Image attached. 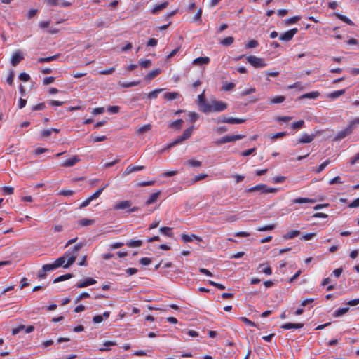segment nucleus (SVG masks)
Returning <instances> with one entry per match:
<instances>
[{"instance_id":"34","label":"nucleus","mask_w":359,"mask_h":359,"mask_svg":"<svg viewBox=\"0 0 359 359\" xmlns=\"http://www.w3.org/2000/svg\"><path fill=\"white\" fill-rule=\"evenodd\" d=\"M336 15H337V17L339 19H340L343 22L347 23L348 25H354L353 22L351 20H350L348 18H347L346 16L343 15L339 14V13H337Z\"/></svg>"},{"instance_id":"54","label":"nucleus","mask_w":359,"mask_h":359,"mask_svg":"<svg viewBox=\"0 0 359 359\" xmlns=\"http://www.w3.org/2000/svg\"><path fill=\"white\" fill-rule=\"evenodd\" d=\"M316 233L314 232L306 233L302 236V239H303L304 241H309V240H311L314 236H316Z\"/></svg>"},{"instance_id":"37","label":"nucleus","mask_w":359,"mask_h":359,"mask_svg":"<svg viewBox=\"0 0 359 359\" xmlns=\"http://www.w3.org/2000/svg\"><path fill=\"white\" fill-rule=\"evenodd\" d=\"M165 98L168 100H172L180 97V94L176 92L168 93L164 95Z\"/></svg>"},{"instance_id":"57","label":"nucleus","mask_w":359,"mask_h":359,"mask_svg":"<svg viewBox=\"0 0 359 359\" xmlns=\"http://www.w3.org/2000/svg\"><path fill=\"white\" fill-rule=\"evenodd\" d=\"M264 74H265L268 76L276 77L279 75V72L267 70V71H264Z\"/></svg>"},{"instance_id":"61","label":"nucleus","mask_w":359,"mask_h":359,"mask_svg":"<svg viewBox=\"0 0 359 359\" xmlns=\"http://www.w3.org/2000/svg\"><path fill=\"white\" fill-rule=\"evenodd\" d=\"M4 194H12L13 193V188L11 187H3Z\"/></svg>"},{"instance_id":"64","label":"nucleus","mask_w":359,"mask_h":359,"mask_svg":"<svg viewBox=\"0 0 359 359\" xmlns=\"http://www.w3.org/2000/svg\"><path fill=\"white\" fill-rule=\"evenodd\" d=\"M348 207L351 208L359 207V198L355 199L351 203H350Z\"/></svg>"},{"instance_id":"18","label":"nucleus","mask_w":359,"mask_h":359,"mask_svg":"<svg viewBox=\"0 0 359 359\" xmlns=\"http://www.w3.org/2000/svg\"><path fill=\"white\" fill-rule=\"evenodd\" d=\"M294 203H316L315 199L308 198H297L292 201Z\"/></svg>"},{"instance_id":"38","label":"nucleus","mask_w":359,"mask_h":359,"mask_svg":"<svg viewBox=\"0 0 359 359\" xmlns=\"http://www.w3.org/2000/svg\"><path fill=\"white\" fill-rule=\"evenodd\" d=\"M160 232L167 236H172V229L170 227L164 226L159 229Z\"/></svg>"},{"instance_id":"7","label":"nucleus","mask_w":359,"mask_h":359,"mask_svg":"<svg viewBox=\"0 0 359 359\" xmlns=\"http://www.w3.org/2000/svg\"><path fill=\"white\" fill-rule=\"evenodd\" d=\"M245 136L243 135H232L229 136L222 137L219 140V144H225L227 142H235L236 140H241Z\"/></svg>"},{"instance_id":"1","label":"nucleus","mask_w":359,"mask_h":359,"mask_svg":"<svg viewBox=\"0 0 359 359\" xmlns=\"http://www.w3.org/2000/svg\"><path fill=\"white\" fill-rule=\"evenodd\" d=\"M84 246V244L79 243L72 248L68 250L63 255L67 259L66 264L64 265L65 269L69 268L76 260L79 254V251Z\"/></svg>"},{"instance_id":"21","label":"nucleus","mask_w":359,"mask_h":359,"mask_svg":"<svg viewBox=\"0 0 359 359\" xmlns=\"http://www.w3.org/2000/svg\"><path fill=\"white\" fill-rule=\"evenodd\" d=\"M160 191L152 194L146 201V205H149L156 202L159 197Z\"/></svg>"},{"instance_id":"51","label":"nucleus","mask_w":359,"mask_h":359,"mask_svg":"<svg viewBox=\"0 0 359 359\" xmlns=\"http://www.w3.org/2000/svg\"><path fill=\"white\" fill-rule=\"evenodd\" d=\"M258 45H259L258 41L252 39V40H250V41H248V43L246 44V48H253L257 47Z\"/></svg>"},{"instance_id":"39","label":"nucleus","mask_w":359,"mask_h":359,"mask_svg":"<svg viewBox=\"0 0 359 359\" xmlns=\"http://www.w3.org/2000/svg\"><path fill=\"white\" fill-rule=\"evenodd\" d=\"M108 186V184H107L105 186H104L102 188H100L99 189H97L93 194H92L90 198L92 199V201H93L94 199H96L97 198L100 194H102V192L103 191V190Z\"/></svg>"},{"instance_id":"16","label":"nucleus","mask_w":359,"mask_h":359,"mask_svg":"<svg viewBox=\"0 0 359 359\" xmlns=\"http://www.w3.org/2000/svg\"><path fill=\"white\" fill-rule=\"evenodd\" d=\"M303 323H287L281 325V328L285 330H290V329H300L303 327Z\"/></svg>"},{"instance_id":"9","label":"nucleus","mask_w":359,"mask_h":359,"mask_svg":"<svg viewBox=\"0 0 359 359\" xmlns=\"http://www.w3.org/2000/svg\"><path fill=\"white\" fill-rule=\"evenodd\" d=\"M144 169V166L143 165H128L125 171L123 172V177H126L127 175L131 174L132 172L140 171Z\"/></svg>"},{"instance_id":"20","label":"nucleus","mask_w":359,"mask_h":359,"mask_svg":"<svg viewBox=\"0 0 359 359\" xmlns=\"http://www.w3.org/2000/svg\"><path fill=\"white\" fill-rule=\"evenodd\" d=\"M344 93H345V90H336V91H334L332 93L327 94V97H329L331 99H336V98L341 96L342 95H344Z\"/></svg>"},{"instance_id":"12","label":"nucleus","mask_w":359,"mask_h":359,"mask_svg":"<svg viewBox=\"0 0 359 359\" xmlns=\"http://www.w3.org/2000/svg\"><path fill=\"white\" fill-rule=\"evenodd\" d=\"M24 59L23 55L20 51H16L13 53L11 57V64L13 66H16L21 60Z\"/></svg>"},{"instance_id":"43","label":"nucleus","mask_w":359,"mask_h":359,"mask_svg":"<svg viewBox=\"0 0 359 359\" xmlns=\"http://www.w3.org/2000/svg\"><path fill=\"white\" fill-rule=\"evenodd\" d=\"M255 91H256L255 88L252 87V88H250L248 89H245L244 90H243L242 92H241L240 95L241 97H245L246 95H248L250 94L255 93Z\"/></svg>"},{"instance_id":"30","label":"nucleus","mask_w":359,"mask_h":359,"mask_svg":"<svg viewBox=\"0 0 359 359\" xmlns=\"http://www.w3.org/2000/svg\"><path fill=\"white\" fill-rule=\"evenodd\" d=\"M116 344V343L115 341H105L103 344L104 346L102 347V348H100L99 351H109V346H115Z\"/></svg>"},{"instance_id":"42","label":"nucleus","mask_w":359,"mask_h":359,"mask_svg":"<svg viewBox=\"0 0 359 359\" xmlns=\"http://www.w3.org/2000/svg\"><path fill=\"white\" fill-rule=\"evenodd\" d=\"M183 141H184V140L182 138V136H179L176 140H175L172 142L170 143L168 147H167V149H169L172 147H173L174 146H175L176 144H180L181 142H182Z\"/></svg>"},{"instance_id":"29","label":"nucleus","mask_w":359,"mask_h":359,"mask_svg":"<svg viewBox=\"0 0 359 359\" xmlns=\"http://www.w3.org/2000/svg\"><path fill=\"white\" fill-rule=\"evenodd\" d=\"M142 244V242L140 240H130L127 243V245L130 248H138L140 247Z\"/></svg>"},{"instance_id":"13","label":"nucleus","mask_w":359,"mask_h":359,"mask_svg":"<svg viewBox=\"0 0 359 359\" xmlns=\"http://www.w3.org/2000/svg\"><path fill=\"white\" fill-rule=\"evenodd\" d=\"M315 137V135H309L307 133H303L301 137L298 139V143L305 144L311 142Z\"/></svg>"},{"instance_id":"11","label":"nucleus","mask_w":359,"mask_h":359,"mask_svg":"<svg viewBox=\"0 0 359 359\" xmlns=\"http://www.w3.org/2000/svg\"><path fill=\"white\" fill-rule=\"evenodd\" d=\"M132 205V202L130 201L126 200V201H122L118 203H117L114 206V210H125L127 208H130Z\"/></svg>"},{"instance_id":"50","label":"nucleus","mask_w":359,"mask_h":359,"mask_svg":"<svg viewBox=\"0 0 359 359\" xmlns=\"http://www.w3.org/2000/svg\"><path fill=\"white\" fill-rule=\"evenodd\" d=\"M330 163V160H326L325 161H324L323 163H322L319 167L318 168V169L316 170V172H322L325 168L327 165H328Z\"/></svg>"},{"instance_id":"5","label":"nucleus","mask_w":359,"mask_h":359,"mask_svg":"<svg viewBox=\"0 0 359 359\" xmlns=\"http://www.w3.org/2000/svg\"><path fill=\"white\" fill-rule=\"evenodd\" d=\"M247 61L255 68H263L266 66L264 60L254 55L248 56Z\"/></svg>"},{"instance_id":"15","label":"nucleus","mask_w":359,"mask_h":359,"mask_svg":"<svg viewBox=\"0 0 359 359\" xmlns=\"http://www.w3.org/2000/svg\"><path fill=\"white\" fill-rule=\"evenodd\" d=\"M210 58L208 57H199L194 59L192 64L197 66H201L203 65H208L210 62Z\"/></svg>"},{"instance_id":"24","label":"nucleus","mask_w":359,"mask_h":359,"mask_svg":"<svg viewBox=\"0 0 359 359\" xmlns=\"http://www.w3.org/2000/svg\"><path fill=\"white\" fill-rule=\"evenodd\" d=\"M349 311V307L341 308L336 310L334 313V316L336 318L340 317L344 314L346 313Z\"/></svg>"},{"instance_id":"19","label":"nucleus","mask_w":359,"mask_h":359,"mask_svg":"<svg viewBox=\"0 0 359 359\" xmlns=\"http://www.w3.org/2000/svg\"><path fill=\"white\" fill-rule=\"evenodd\" d=\"M320 95V93L318 91H313L311 93H305L302 95L299 98L300 99H316Z\"/></svg>"},{"instance_id":"41","label":"nucleus","mask_w":359,"mask_h":359,"mask_svg":"<svg viewBox=\"0 0 359 359\" xmlns=\"http://www.w3.org/2000/svg\"><path fill=\"white\" fill-rule=\"evenodd\" d=\"M72 277V275L71 273H67V274H65V275H62V276H60L57 277V278H55L54 280L53 283H58L60 281L66 280L69 279Z\"/></svg>"},{"instance_id":"2","label":"nucleus","mask_w":359,"mask_h":359,"mask_svg":"<svg viewBox=\"0 0 359 359\" xmlns=\"http://www.w3.org/2000/svg\"><path fill=\"white\" fill-rule=\"evenodd\" d=\"M227 108V104L224 102L217 100L215 99H212L210 100V109H206L205 110H209V113L211 112H221L224 111Z\"/></svg>"},{"instance_id":"36","label":"nucleus","mask_w":359,"mask_h":359,"mask_svg":"<svg viewBox=\"0 0 359 359\" xmlns=\"http://www.w3.org/2000/svg\"><path fill=\"white\" fill-rule=\"evenodd\" d=\"M140 83V81H132L128 83L118 82V85L123 88H130L133 86H137Z\"/></svg>"},{"instance_id":"32","label":"nucleus","mask_w":359,"mask_h":359,"mask_svg":"<svg viewBox=\"0 0 359 359\" xmlns=\"http://www.w3.org/2000/svg\"><path fill=\"white\" fill-rule=\"evenodd\" d=\"M183 123L184 121L182 119H178L170 122L169 124V127L172 128H180Z\"/></svg>"},{"instance_id":"35","label":"nucleus","mask_w":359,"mask_h":359,"mask_svg":"<svg viewBox=\"0 0 359 359\" xmlns=\"http://www.w3.org/2000/svg\"><path fill=\"white\" fill-rule=\"evenodd\" d=\"M285 100L284 96L279 95L271 97L270 102L271 104H279L282 103Z\"/></svg>"},{"instance_id":"17","label":"nucleus","mask_w":359,"mask_h":359,"mask_svg":"<svg viewBox=\"0 0 359 359\" xmlns=\"http://www.w3.org/2000/svg\"><path fill=\"white\" fill-rule=\"evenodd\" d=\"M168 3L165 1L161 4L156 5L151 11V13L154 15L157 14L160 11L167 8Z\"/></svg>"},{"instance_id":"8","label":"nucleus","mask_w":359,"mask_h":359,"mask_svg":"<svg viewBox=\"0 0 359 359\" xmlns=\"http://www.w3.org/2000/svg\"><path fill=\"white\" fill-rule=\"evenodd\" d=\"M353 132V128L351 127L350 124L344 128V130H340L334 137V140L339 141L341 139L344 138L347 135H350Z\"/></svg>"},{"instance_id":"3","label":"nucleus","mask_w":359,"mask_h":359,"mask_svg":"<svg viewBox=\"0 0 359 359\" xmlns=\"http://www.w3.org/2000/svg\"><path fill=\"white\" fill-rule=\"evenodd\" d=\"M249 192L259 191L261 194L276 193V188L268 187L266 184H259L248 189Z\"/></svg>"},{"instance_id":"62","label":"nucleus","mask_w":359,"mask_h":359,"mask_svg":"<svg viewBox=\"0 0 359 359\" xmlns=\"http://www.w3.org/2000/svg\"><path fill=\"white\" fill-rule=\"evenodd\" d=\"M140 264L144 266H147L151 262V259L148 257H143L140 261Z\"/></svg>"},{"instance_id":"4","label":"nucleus","mask_w":359,"mask_h":359,"mask_svg":"<svg viewBox=\"0 0 359 359\" xmlns=\"http://www.w3.org/2000/svg\"><path fill=\"white\" fill-rule=\"evenodd\" d=\"M197 103L201 111L204 113H209V110L205 109L208 108L210 109V101L208 102L205 100L204 91L198 96Z\"/></svg>"},{"instance_id":"23","label":"nucleus","mask_w":359,"mask_h":359,"mask_svg":"<svg viewBox=\"0 0 359 359\" xmlns=\"http://www.w3.org/2000/svg\"><path fill=\"white\" fill-rule=\"evenodd\" d=\"M95 223L94 219L84 218L79 221V224L82 226H90Z\"/></svg>"},{"instance_id":"27","label":"nucleus","mask_w":359,"mask_h":359,"mask_svg":"<svg viewBox=\"0 0 359 359\" xmlns=\"http://www.w3.org/2000/svg\"><path fill=\"white\" fill-rule=\"evenodd\" d=\"M160 73H161V69H154L147 74V75L146 76V79L148 80L153 79L156 76H158Z\"/></svg>"},{"instance_id":"10","label":"nucleus","mask_w":359,"mask_h":359,"mask_svg":"<svg viewBox=\"0 0 359 359\" xmlns=\"http://www.w3.org/2000/svg\"><path fill=\"white\" fill-rule=\"evenodd\" d=\"M79 161H80V158H79V156H74L68 158L67 160H66L63 163H62L61 165L63 166V167H67V168L72 167L74 165H76Z\"/></svg>"},{"instance_id":"52","label":"nucleus","mask_w":359,"mask_h":359,"mask_svg":"<svg viewBox=\"0 0 359 359\" xmlns=\"http://www.w3.org/2000/svg\"><path fill=\"white\" fill-rule=\"evenodd\" d=\"M304 125V121L303 120H300L299 121L294 122L292 123V127L294 129H298L302 128Z\"/></svg>"},{"instance_id":"58","label":"nucleus","mask_w":359,"mask_h":359,"mask_svg":"<svg viewBox=\"0 0 359 359\" xmlns=\"http://www.w3.org/2000/svg\"><path fill=\"white\" fill-rule=\"evenodd\" d=\"M25 329V325H20L18 327L13 328L12 330V334L13 335H16L17 334L20 332L22 330H24Z\"/></svg>"},{"instance_id":"6","label":"nucleus","mask_w":359,"mask_h":359,"mask_svg":"<svg viewBox=\"0 0 359 359\" xmlns=\"http://www.w3.org/2000/svg\"><path fill=\"white\" fill-rule=\"evenodd\" d=\"M298 29L297 28H293L290 30H288L280 35V40L283 41H290L293 36L297 33Z\"/></svg>"},{"instance_id":"44","label":"nucleus","mask_w":359,"mask_h":359,"mask_svg":"<svg viewBox=\"0 0 359 359\" xmlns=\"http://www.w3.org/2000/svg\"><path fill=\"white\" fill-rule=\"evenodd\" d=\"M187 163L191 167H200L201 162L195 159H190L187 161Z\"/></svg>"},{"instance_id":"25","label":"nucleus","mask_w":359,"mask_h":359,"mask_svg":"<svg viewBox=\"0 0 359 359\" xmlns=\"http://www.w3.org/2000/svg\"><path fill=\"white\" fill-rule=\"evenodd\" d=\"M182 238L184 242H187V243L192 241L194 238L197 239L198 241H201V239L194 234H191V235L182 234Z\"/></svg>"},{"instance_id":"56","label":"nucleus","mask_w":359,"mask_h":359,"mask_svg":"<svg viewBox=\"0 0 359 359\" xmlns=\"http://www.w3.org/2000/svg\"><path fill=\"white\" fill-rule=\"evenodd\" d=\"M189 117L191 122H195L199 118V116L196 112H189Z\"/></svg>"},{"instance_id":"45","label":"nucleus","mask_w":359,"mask_h":359,"mask_svg":"<svg viewBox=\"0 0 359 359\" xmlns=\"http://www.w3.org/2000/svg\"><path fill=\"white\" fill-rule=\"evenodd\" d=\"M301 19L300 16H294L285 20V23L287 25L294 24Z\"/></svg>"},{"instance_id":"47","label":"nucleus","mask_w":359,"mask_h":359,"mask_svg":"<svg viewBox=\"0 0 359 359\" xmlns=\"http://www.w3.org/2000/svg\"><path fill=\"white\" fill-rule=\"evenodd\" d=\"M162 90L163 89H156L153 90L148 94V97L150 99H155L157 97L158 93H160Z\"/></svg>"},{"instance_id":"22","label":"nucleus","mask_w":359,"mask_h":359,"mask_svg":"<svg viewBox=\"0 0 359 359\" xmlns=\"http://www.w3.org/2000/svg\"><path fill=\"white\" fill-rule=\"evenodd\" d=\"M299 233H300L299 231H298V230H292V231L287 233L285 235H284L283 238L285 240L292 239V238L299 236Z\"/></svg>"},{"instance_id":"59","label":"nucleus","mask_w":359,"mask_h":359,"mask_svg":"<svg viewBox=\"0 0 359 359\" xmlns=\"http://www.w3.org/2000/svg\"><path fill=\"white\" fill-rule=\"evenodd\" d=\"M207 177L206 174H200L198 175L195 176L194 179H192V182L195 183L198 181L202 180Z\"/></svg>"},{"instance_id":"31","label":"nucleus","mask_w":359,"mask_h":359,"mask_svg":"<svg viewBox=\"0 0 359 359\" xmlns=\"http://www.w3.org/2000/svg\"><path fill=\"white\" fill-rule=\"evenodd\" d=\"M59 57V55H53L50 57H40L38 59V62L43 63V62H48L53 60H55Z\"/></svg>"},{"instance_id":"28","label":"nucleus","mask_w":359,"mask_h":359,"mask_svg":"<svg viewBox=\"0 0 359 359\" xmlns=\"http://www.w3.org/2000/svg\"><path fill=\"white\" fill-rule=\"evenodd\" d=\"M151 129V124H147V125H144L143 126L140 127L137 130V133L139 134V135L144 134V133L149 131Z\"/></svg>"},{"instance_id":"53","label":"nucleus","mask_w":359,"mask_h":359,"mask_svg":"<svg viewBox=\"0 0 359 359\" xmlns=\"http://www.w3.org/2000/svg\"><path fill=\"white\" fill-rule=\"evenodd\" d=\"M114 71H115V68L111 67V68L99 72V74H102V75H108V74H111Z\"/></svg>"},{"instance_id":"40","label":"nucleus","mask_w":359,"mask_h":359,"mask_svg":"<svg viewBox=\"0 0 359 359\" xmlns=\"http://www.w3.org/2000/svg\"><path fill=\"white\" fill-rule=\"evenodd\" d=\"M65 261H66V258L63 255V256L59 257L57 259H56L54 263L56 265L57 268H59L60 266H63L64 267V265L66 264Z\"/></svg>"},{"instance_id":"26","label":"nucleus","mask_w":359,"mask_h":359,"mask_svg":"<svg viewBox=\"0 0 359 359\" xmlns=\"http://www.w3.org/2000/svg\"><path fill=\"white\" fill-rule=\"evenodd\" d=\"M193 130H194V126H191V127L187 128L184 131L183 134L181 136L182 137V138L184 140H186L189 139L191 137V134L193 133Z\"/></svg>"},{"instance_id":"55","label":"nucleus","mask_w":359,"mask_h":359,"mask_svg":"<svg viewBox=\"0 0 359 359\" xmlns=\"http://www.w3.org/2000/svg\"><path fill=\"white\" fill-rule=\"evenodd\" d=\"M274 229V225H266L264 226L259 227L257 231H271Z\"/></svg>"},{"instance_id":"60","label":"nucleus","mask_w":359,"mask_h":359,"mask_svg":"<svg viewBox=\"0 0 359 359\" xmlns=\"http://www.w3.org/2000/svg\"><path fill=\"white\" fill-rule=\"evenodd\" d=\"M241 320L247 325L253 326V327L255 326V323L254 322H252L251 320H250L248 318H247L245 317H241Z\"/></svg>"},{"instance_id":"46","label":"nucleus","mask_w":359,"mask_h":359,"mask_svg":"<svg viewBox=\"0 0 359 359\" xmlns=\"http://www.w3.org/2000/svg\"><path fill=\"white\" fill-rule=\"evenodd\" d=\"M234 41L232 36H228L221 41V44L225 46L231 45Z\"/></svg>"},{"instance_id":"49","label":"nucleus","mask_w":359,"mask_h":359,"mask_svg":"<svg viewBox=\"0 0 359 359\" xmlns=\"http://www.w3.org/2000/svg\"><path fill=\"white\" fill-rule=\"evenodd\" d=\"M140 65L144 68H147L151 66V61L150 60H140L139 61Z\"/></svg>"},{"instance_id":"14","label":"nucleus","mask_w":359,"mask_h":359,"mask_svg":"<svg viewBox=\"0 0 359 359\" xmlns=\"http://www.w3.org/2000/svg\"><path fill=\"white\" fill-rule=\"evenodd\" d=\"M96 283L97 281L95 279L92 278H87L84 280L78 283L76 286L78 288H83L95 284Z\"/></svg>"},{"instance_id":"33","label":"nucleus","mask_w":359,"mask_h":359,"mask_svg":"<svg viewBox=\"0 0 359 359\" xmlns=\"http://www.w3.org/2000/svg\"><path fill=\"white\" fill-rule=\"evenodd\" d=\"M245 121V119L243 118H228L227 123L230 124H239L244 123Z\"/></svg>"},{"instance_id":"48","label":"nucleus","mask_w":359,"mask_h":359,"mask_svg":"<svg viewBox=\"0 0 359 359\" xmlns=\"http://www.w3.org/2000/svg\"><path fill=\"white\" fill-rule=\"evenodd\" d=\"M43 268L44 271H50L57 269L56 265L55 264V263L44 264L43 266Z\"/></svg>"},{"instance_id":"63","label":"nucleus","mask_w":359,"mask_h":359,"mask_svg":"<svg viewBox=\"0 0 359 359\" xmlns=\"http://www.w3.org/2000/svg\"><path fill=\"white\" fill-rule=\"evenodd\" d=\"M119 109L120 107L118 106H109L107 110L112 114H116L119 111Z\"/></svg>"}]
</instances>
